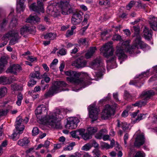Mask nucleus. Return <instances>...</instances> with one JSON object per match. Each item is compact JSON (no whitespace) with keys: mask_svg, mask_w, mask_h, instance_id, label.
Instances as JSON below:
<instances>
[{"mask_svg":"<svg viewBox=\"0 0 157 157\" xmlns=\"http://www.w3.org/2000/svg\"><path fill=\"white\" fill-rule=\"evenodd\" d=\"M135 31L134 37L136 38L133 42V45L131 48L129 46V40H126L122 43H119L117 46V50L115 53L120 60V63L121 64L122 61L125 59L127 56L125 54L126 52H128L130 54H138L140 52L138 51L136 52L137 49L139 48L144 49V48H148V46L146 44L141 40V37L139 34L140 28L138 27L133 26Z\"/></svg>","mask_w":157,"mask_h":157,"instance_id":"obj_1","label":"nucleus"},{"mask_svg":"<svg viewBox=\"0 0 157 157\" xmlns=\"http://www.w3.org/2000/svg\"><path fill=\"white\" fill-rule=\"evenodd\" d=\"M67 112L66 109H57L39 120L43 124L49 125L55 128H59L61 127L60 121L63 119Z\"/></svg>","mask_w":157,"mask_h":157,"instance_id":"obj_2","label":"nucleus"},{"mask_svg":"<svg viewBox=\"0 0 157 157\" xmlns=\"http://www.w3.org/2000/svg\"><path fill=\"white\" fill-rule=\"evenodd\" d=\"M63 1L51 3L47 7L48 14L56 17L59 15L61 10L63 15L68 14L72 12L73 10L69 4L70 0Z\"/></svg>","mask_w":157,"mask_h":157,"instance_id":"obj_3","label":"nucleus"},{"mask_svg":"<svg viewBox=\"0 0 157 157\" xmlns=\"http://www.w3.org/2000/svg\"><path fill=\"white\" fill-rule=\"evenodd\" d=\"M65 75L69 77H67V80L72 83L76 85H79L81 87H85L88 85L86 82L85 78H78V77L82 76H86L88 75L87 73L82 72H78L70 70L65 72Z\"/></svg>","mask_w":157,"mask_h":157,"instance_id":"obj_4","label":"nucleus"},{"mask_svg":"<svg viewBox=\"0 0 157 157\" xmlns=\"http://www.w3.org/2000/svg\"><path fill=\"white\" fill-rule=\"evenodd\" d=\"M68 86V85L64 81L56 82L53 83L48 91L44 94V97L45 98H47L62 91H68V89L65 88Z\"/></svg>","mask_w":157,"mask_h":157,"instance_id":"obj_5","label":"nucleus"},{"mask_svg":"<svg viewBox=\"0 0 157 157\" xmlns=\"http://www.w3.org/2000/svg\"><path fill=\"white\" fill-rule=\"evenodd\" d=\"M100 50L105 56L109 57L108 60L109 62L114 63L115 62L117 57L115 55L113 54L114 49L113 48L112 43L111 42H109L106 44L100 49Z\"/></svg>","mask_w":157,"mask_h":157,"instance_id":"obj_6","label":"nucleus"},{"mask_svg":"<svg viewBox=\"0 0 157 157\" xmlns=\"http://www.w3.org/2000/svg\"><path fill=\"white\" fill-rule=\"evenodd\" d=\"M153 90L148 91H143L141 95V97L144 99V101H140L132 104V105L134 106L141 107L146 105L147 104V101L149 99L151 96H153L157 93V86L154 88Z\"/></svg>","mask_w":157,"mask_h":157,"instance_id":"obj_7","label":"nucleus"},{"mask_svg":"<svg viewBox=\"0 0 157 157\" xmlns=\"http://www.w3.org/2000/svg\"><path fill=\"white\" fill-rule=\"evenodd\" d=\"M117 108V104L106 105L101 113V118L104 120H109L111 117L114 115L115 110Z\"/></svg>","mask_w":157,"mask_h":157,"instance_id":"obj_8","label":"nucleus"},{"mask_svg":"<svg viewBox=\"0 0 157 157\" xmlns=\"http://www.w3.org/2000/svg\"><path fill=\"white\" fill-rule=\"evenodd\" d=\"M87 109L89 111V118L92 119L91 122L92 123H93L94 122L97 120L98 118V111L96 103L94 102L89 105Z\"/></svg>","mask_w":157,"mask_h":157,"instance_id":"obj_9","label":"nucleus"},{"mask_svg":"<svg viewBox=\"0 0 157 157\" xmlns=\"http://www.w3.org/2000/svg\"><path fill=\"white\" fill-rule=\"evenodd\" d=\"M29 121V118L26 117L24 119L19 117L16 119L15 122V128L17 130L19 131V134H21L25 129L24 124H26Z\"/></svg>","mask_w":157,"mask_h":157,"instance_id":"obj_10","label":"nucleus"},{"mask_svg":"<svg viewBox=\"0 0 157 157\" xmlns=\"http://www.w3.org/2000/svg\"><path fill=\"white\" fill-rule=\"evenodd\" d=\"M148 72L149 71H147L146 72H144L140 75H137L135 77V79L131 81L129 84L130 85H133L138 87H140L143 84V81L140 79L144 77H148L149 76L148 75Z\"/></svg>","mask_w":157,"mask_h":157,"instance_id":"obj_11","label":"nucleus"},{"mask_svg":"<svg viewBox=\"0 0 157 157\" xmlns=\"http://www.w3.org/2000/svg\"><path fill=\"white\" fill-rule=\"evenodd\" d=\"M30 9L39 13H44V10L42 0H37V5L33 3L29 6Z\"/></svg>","mask_w":157,"mask_h":157,"instance_id":"obj_12","label":"nucleus"},{"mask_svg":"<svg viewBox=\"0 0 157 157\" xmlns=\"http://www.w3.org/2000/svg\"><path fill=\"white\" fill-rule=\"evenodd\" d=\"M81 120L82 119L80 117H71L68 121L66 127L69 129L75 128L77 127V123Z\"/></svg>","mask_w":157,"mask_h":157,"instance_id":"obj_13","label":"nucleus"},{"mask_svg":"<svg viewBox=\"0 0 157 157\" xmlns=\"http://www.w3.org/2000/svg\"><path fill=\"white\" fill-rule=\"evenodd\" d=\"M83 13L81 11L76 12L74 13L71 18V23L74 25H77L80 23L82 20Z\"/></svg>","mask_w":157,"mask_h":157,"instance_id":"obj_14","label":"nucleus"},{"mask_svg":"<svg viewBox=\"0 0 157 157\" xmlns=\"http://www.w3.org/2000/svg\"><path fill=\"white\" fill-rule=\"evenodd\" d=\"M86 64V60H83L82 57L78 58L75 61H73L71 63L72 66L75 67L79 68L85 67Z\"/></svg>","mask_w":157,"mask_h":157,"instance_id":"obj_15","label":"nucleus"},{"mask_svg":"<svg viewBox=\"0 0 157 157\" xmlns=\"http://www.w3.org/2000/svg\"><path fill=\"white\" fill-rule=\"evenodd\" d=\"M145 142V138L143 133L140 134L137 136L134 143L135 146L140 147L144 144Z\"/></svg>","mask_w":157,"mask_h":157,"instance_id":"obj_16","label":"nucleus"},{"mask_svg":"<svg viewBox=\"0 0 157 157\" xmlns=\"http://www.w3.org/2000/svg\"><path fill=\"white\" fill-rule=\"evenodd\" d=\"M21 69V67L20 65L17 64H14L8 68L7 72L16 75Z\"/></svg>","mask_w":157,"mask_h":157,"instance_id":"obj_17","label":"nucleus"},{"mask_svg":"<svg viewBox=\"0 0 157 157\" xmlns=\"http://www.w3.org/2000/svg\"><path fill=\"white\" fill-rule=\"evenodd\" d=\"M48 108L43 104L38 106L36 109L35 113L37 117V115L42 114H47Z\"/></svg>","mask_w":157,"mask_h":157,"instance_id":"obj_18","label":"nucleus"},{"mask_svg":"<svg viewBox=\"0 0 157 157\" xmlns=\"http://www.w3.org/2000/svg\"><path fill=\"white\" fill-rule=\"evenodd\" d=\"M117 126L118 127H121L124 131L130 130L131 128V126L129 123L125 122H121L119 120H117Z\"/></svg>","mask_w":157,"mask_h":157,"instance_id":"obj_19","label":"nucleus"},{"mask_svg":"<svg viewBox=\"0 0 157 157\" xmlns=\"http://www.w3.org/2000/svg\"><path fill=\"white\" fill-rule=\"evenodd\" d=\"M143 33L144 37L146 39L149 40L152 37V31L147 27H145Z\"/></svg>","mask_w":157,"mask_h":157,"instance_id":"obj_20","label":"nucleus"},{"mask_svg":"<svg viewBox=\"0 0 157 157\" xmlns=\"http://www.w3.org/2000/svg\"><path fill=\"white\" fill-rule=\"evenodd\" d=\"M25 2L24 0H17V13H20L21 11H23L25 8V6L24 3Z\"/></svg>","mask_w":157,"mask_h":157,"instance_id":"obj_21","label":"nucleus"},{"mask_svg":"<svg viewBox=\"0 0 157 157\" xmlns=\"http://www.w3.org/2000/svg\"><path fill=\"white\" fill-rule=\"evenodd\" d=\"M12 37V38L10 40L9 42L10 45H13L18 43V40L20 38L17 32H15V33H14Z\"/></svg>","mask_w":157,"mask_h":157,"instance_id":"obj_22","label":"nucleus"},{"mask_svg":"<svg viewBox=\"0 0 157 157\" xmlns=\"http://www.w3.org/2000/svg\"><path fill=\"white\" fill-rule=\"evenodd\" d=\"M96 48L95 47H92L90 48L86 53L85 56L86 59L91 58L94 54Z\"/></svg>","mask_w":157,"mask_h":157,"instance_id":"obj_23","label":"nucleus"},{"mask_svg":"<svg viewBox=\"0 0 157 157\" xmlns=\"http://www.w3.org/2000/svg\"><path fill=\"white\" fill-rule=\"evenodd\" d=\"M153 17H150L149 22L151 28L154 31L157 30V21H154Z\"/></svg>","mask_w":157,"mask_h":157,"instance_id":"obj_24","label":"nucleus"},{"mask_svg":"<svg viewBox=\"0 0 157 157\" xmlns=\"http://www.w3.org/2000/svg\"><path fill=\"white\" fill-rule=\"evenodd\" d=\"M26 22L32 23L33 22H39L40 21V18L38 17L36 15L32 16L31 15L30 16L26 19Z\"/></svg>","mask_w":157,"mask_h":157,"instance_id":"obj_25","label":"nucleus"},{"mask_svg":"<svg viewBox=\"0 0 157 157\" xmlns=\"http://www.w3.org/2000/svg\"><path fill=\"white\" fill-rule=\"evenodd\" d=\"M105 67L104 64L99 61V78L102 76L104 74Z\"/></svg>","mask_w":157,"mask_h":157,"instance_id":"obj_26","label":"nucleus"},{"mask_svg":"<svg viewBox=\"0 0 157 157\" xmlns=\"http://www.w3.org/2000/svg\"><path fill=\"white\" fill-rule=\"evenodd\" d=\"M29 142V141L28 139L25 137L22 139L19 140L17 144L20 146H27Z\"/></svg>","mask_w":157,"mask_h":157,"instance_id":"obj_27","label":"nucleus"},{"mask_svg":"<svg viewBox=\"0 0 157 157\" xmlns=\"http://www.w3.org/2000/svg\"><path fill=\"white\" fill-rule=\"evenodd\" d=\"M7 63L6 59L4 57H2L0 59V73L3 69L5 65Z\"/></svg>","mask_w":157,"mask_h":157,"instance_id":"obj_28","label":"nucleus"},{"mask_svg":"<svg viewBox=\"0 0 157 157\" xmlns=\"http://www.w3.org/2000/svg\"><path fill=\"white\" fill-rule=\"evenodd\" d=\"M15 32L13 31L9 32L7 33L4 35L2 39V40H5V41L7 42L8 40L10 37H12L13 35V34Z\"/></svg>","mask_w":157,"mask_h":157,"instance_id":"obj_29","label":"nucleus"},{"mask_svg":"<svg viewBox=\"0 0 157 157\" xmlns=\"http://www.w3.org/2000/svg\"><path fill=\"white\" fill-rule=\"evenodd\" d=\"M143 113L138 114L136 118L132 119L133 122L134 123L139 122L140 121L144 119L146 117V115Z\"/></svg>","mask_w":157,"mask_h":157,"instance_id":"obj_30","label":"nucleus"},{"mask_svg":"<svg viewBox=\"0 0 157 157\" xmlns=\"http://www.w3.org/2000/svg\"><path fill=\"white\" fill-rule=\"evenodd\" d=\"M56 36V34L50 33L46 34L44 36V38L45 39L52 40H53Z\"/></svg>","mask_w":157,"mask_h":157,"instance_id":"obj_31","label":"nucleus"},{"mask_svg":"<svg viewBox=\"0 0 157 157\" xmlns=\"http://www.w3.org/2000/svg\"><path fill=\"white\" fill-rule=\"evenodd\" d=\"M30 78H36L40 79L41 78V76L40 75V73L38 71H35L32 72L30 75Z\"/></svg>","mask_w":157,"mask_h":157,"instance_id":"obj_32","label":"nucleus"},{"mask_svg":"<svg viewBox=\"0 0 157 157\" xmlns=\"http://www.w3.org/2000/svg\"><path fill=\"white\" fill-rule=\"evenodd\" d=\"M91 68L94 69H98V59L97 58L94 59L90 63Z\"/></svg>","mask_w":157,"mask_h":157,"instance_id":"obj_33","label":"nucleus"},{"mask_svg":"<svg viewBox=\"0 0 157 157\" xmlns=\"http://www.w3.org/2000/svg\"><path fill=\"white\" fill-rule=\"evenodd\" d=\"M98 131V128L97 127H92L88 128L87 132L90 133L92 135L94 134Z\"/></svg>","mask_w":157,"mask_h":157,"instance_id":"obj_34","label":"nucleus"},{"mask_svg":"<svg viewBox=\"0 0 157 157\" xmlns=\"http://www.w3.org/2000/svg\"><path fill=\"white\" fill-rule=\"evenodd\" d=\"M92 145L95 148L93 151V152L94 154L97 157L98 156V149L97 148H96L98 146V144L94 140H93Z\"/></svg>","mask_w":157,"mask_h":157,"instance_id":"obj_35","label":"nucleus"},{"mask_svg":"<svg viewBox=\"0 0 157 157\" xmlns=\"http://www.w3.org/2000/svg\"><path fill=\"white\" fill-rule=\"evenodd\" d=\"M82 137L85 140H87L91 139L92 137V135L88 132L85 133L84 132L82 133Z\"/></svg>","mask_w":157,"mask_h":157,"instance_id":"obj_36","label":"nucleus"},{"mask_svg":"<svg viewBox=\"0 0 157 157\" xmlns=\"http://www.w3.org/2000/svg\"><path fill=\"white\" fill-rule=\"evenodd\" d=\"M12 89L14 90H22L23 88L21 86L16 84H13L11 85Z\"/></svg>","mask_w":157,"mask_h":157,"instance_id":"obj_37","label":"nucleus"},{"mask_svg":"<svg viewBox=\"0 0 157 157\" xmlns=\"http://www.w3.org/2000/svg\"><path fill=\"white\" fill-rule=\"evenodd\" d=\"M7 89L6 87L0 88V98L4 97L7 93Z\"/></svg>","mask_w":157,"mask_h":157,"instance_id":"obj_38","label":"nucleus"},{"mask_svg":"<svg viewBox=\"0 0 157 157\" xmlns=\"http://www.w3.org/2000/svg\"><path fill=\"white\" fill-rule=\"evenodd\" d=\"M23 98L22 94L21 93H19L17 96V101L16 102V104L18 106H20L21 105Z\"/></svg>","mask_w":157,"mask_h":157,"instance_id":"obj_39","label":"nucleus"},{"mask_svg":"<svg viewBox=\"0 0 157 157\" xmlns=\"http://www.w3.org/2000/svg\"><path fill=\"white\" fill-rule=\"evenodd\" d=\"M75 145V142L70 143L68 145L66 146L63 149L64 151H70L73 149V147Z\"/></svg>","mask_w":157,"mask_h":157,"instance_id":"obj_40","label":"nucleus"},{"mask_svg":"<svg viewBox=\"0 0 157 157\" xmlns=\"http://www.w3.org/2000/svg\"><path fill=\"white\" fill-rule=\"evenodd\" d=\"M29 30V27L26 25L23 26L21 29L20 34L22 35L27 33Z\"/></svg>","mask_w":157,"mask_h":157,"instance_id":"obj_41","label":"nucleus"},{"mask_svg":"<svg viewBox=\"0 0 157 157\" xmlns=\"http://www.w3.org/2000/svg\"><path fill=\"white\" fill-rule=\"evenodd\" d=\"M58 62V60L57 59H54L50 65V68L52 69H55L56 66Z\"/></svg>","mask_w":157,"mask_h":157,"instance_id":"obj_42","label":"nucleus"},{"mask_svg":"<svg viewBox=\"0 0 157 157\" xmlns=\"http://www.w3.org/2000/svg\"><path fill=\"white\" fill-rule=\"evenodd\" d=\"M7 78L5 76H3L0 77V84H6L7 83Z\"/></svg>","mask_w":157,"mask_h":157,"instance_id":"obj_43","label":"nucleus"},{"mask_svg":"<svg viewBox=\"0 0 157 157\" xmlns=\"http://www.w3.org/2000/svg\"><path fill=\"white\" fill-rule=\"evenodd\" d=\"M92 147L91 145L89 143H87L82 147V149L85 151H89Z\"/></svg>","mask_w":157,"mask_h":157,"instance_id":"obj_44","label":"nucleus"},{"mask_svg":"<svg viewBox=\"0 0 157 157\" xmlns=\"http://www.w3.org/2000/svg\"><path fill=\"white\" fill-rule=\"evenodd\" d=\"M85 131V129H81L79 130H78L75 131V133L76 134V136L78 137V138L79 139V135H80L82 136V133L84 132Z\"/></svg>","mask_w":157,"mask_h":157,"instance_id":"obj_45","label":"nucleus"},{"mask_svg":"<svg viewBox=\"0 0 157 157\" xmlns=\"http://www.w3.org/2000/svg\"><path fill=\"white\" fill-rule=\"evenodd\" d=\"M101 147L103 149H109L110 148V145L104 142H101L100 143Z\"/></svg>","mask_w":157,"mask_h":157,"instance_id":"obj_46","label":"nucleus"},{"mask_svg":"<svg viewBox=\"0 0 157 157\" xmlns=\"http://www.w3.org/2000/svg\"><path fill=\"white\" fill-rule=\"evenodd\" d=\"M145 153L142 151H138L137 152L134 157H145Z\"/></svg>","mask_w":157,"mask_h":157,"instance_id":"obj_47","label":"nucleus"},{"mask_svg":"<svg viewBox=\"0 0 157 157\" xmlns=\"http://www.w3.org/2000/svg\"><path fill=\"white\" fill-rule=\"evenodd\" d=\"M113 40H119L121 42L123 40L121 36L118 34H115L114 35L113 37Z\"/></svg>","mask_w":157,"mask_h":157,"instance_id":"obj_48","label":"nucleus"},{"mask_svg":"<svg viewBox=\"0 0 157 157\" xmlns=\"http://www.w3.org/2000/svg\"><path fill=\"white\" fill-rule=\"evenodd\" d=\"M39 133V129L37 127H34L32 131V135L33 136H35L38 135Z\"/></svg>","mask_w":157,"mask_h":157,"instance_id":"obj_49","label":"nucleus"},{"mask_svg":"<svg viewBox=\"0 0 157 157\" xmlns=\"http://www.w3.org/2000/svg\"><path fill=\"white\" fill-rule=\"evenodd\" d=\"M36 83V81L33 78H30V80L28 82V86L29 87H32Z\"/></svg>","mask_w":157,"mask_h":157,"instance_id":"obj_50","label":"nucleus"},{"mask_svg":"<svg viewBox=\"0 0 157 157\" xmlns=\"http://www.w3.org/2000/svg\"><path fill=\"white\" fill-rule=\"evenodd\" d=\"M18 133H19V132H14L12 134L11 137L13 140H16L19 138V135L18 134Z\"/></svg>","mask_w":157,"mask_h":157,"instance_id":"obj_51","label":"nucleus"},{"mask_svg":"<svg viewBox=\"0 0 157 157\" xmlns=\"http://www.w3.org/2000/svg\"><path fill=\"white\" fill-rule=\"evenodd\" d=\"M136 2L134 1H131L126 6V8L127 10H129L133 7L135 4Z\"/></svg>","mask_w":157,"mask_h":157,"instance_id":"obj_52","label":"nucleus"},{"mask_svg":"<svg viewBox=\"0 0 157 157\" xmlns=\"http://www.w3.org/2000/svg\"><path fill=\"white\" fill-rule=\"evenodd\" d=\"M100 133L99 132V139H101L102 138L103 140L104 141L109 140V136L108 135H104L103 136L102 135L101 136H100Z\"/></svg>","mask_w":157,"mask_h":157,"instance_id":"obj_53","label":"nucleus"},{"mask_svg":"<svg viewBox=\"0 0 157 157\" xmlns=\"http://www.w3.org/2000/svg\"><path fill=\"white\" fill-rule=\"evenodd\" d=\"M129 137V135L127 133H126L124 136V145L125 147H126L127 145V140L128 139Z\"/></svg>","mask_w":157,"mask_h":157,"instance_id":"obj_54","label":"nucleus"},{"mask_svg":"<svg viewBox=\"0 0 157 157\" xmlns=\"http://www.w3.org/2000/svg\"><path fill=\"white\" fill-rule=\"evenodd\" d=\"M89 18V15L88 14H86L84 15V20L82 23V24L83 25H84L87 23V20Z\"/></svg>","mask_w":157,"mask_h":157,"instance_id":"obj_55","label":"nucleus"},{"mask_svg":"<svg viewBox=\"0 0 157 157\" xmlns=\"http://www.w3.org/2000/svg\"><path fill=\"white\" fill-rule=\"evenodd\" d=\"M57 53L58 54L60 55L61 56H63L66 54V51L64 49L62 48Z\"/></svg>","mask_w":157,"mask_h":157,"instance_id":"obj_56","label":"nucleus"},{"mask_svg":"<svg viewBox=\"0 0 157 157\" xmlns=\"http://www.w3.org/2000/svg\"><path fill=\"white\" fill-rule=\"evenodd\" d=\"M8 112V111L7 109L0 110V117L6 115Z\"/></svg>","mask_w":157,"mask_h":157,"instance_id":"obj_57","label":"nucleus"},{"mask_svg":"<svg viewBox=\"0 0 157 157\" xmlns=\"http://www.w3.org/2000/svg\"><path fill=\"white\" fill-rule=\"evenodd\" d=\"M78 42L80 45H85L86 42V39L85 38H80L78 40Z\"/></svg>","mask_w":157,"mask_h":157,"instance_id":"obj_58","label":"nucleus"},{"mask_svg":"<svg viewBox=\"0 0 157 157\" xmlns=\"http://www.w3.org/2000/svg\"><path fill=\"white\" fill-rule=\"evenodd\" d=\"M17 24V21L16 18H13L10 22V25L12 26H16Z\"/></svg>","mask_w":157,"mask_h":157,"instance_id":"obj_59","label":"nucleus"},{"mask_svg":"<svg viewBox=\"0 0 157 157\" xmlns=\"http://www.w3.org/2000/svg\"><path fill=\"white\" fill-rule=\"evenodd\" d=\"M73 32L71 30H68L66 34V36L67 37H69L73 34Z\"/></svg>","mask_w":157,"mask_h":157,"instance_id":"obj_60","label":"nucleus"},{"mask_svg":"<svg viewBox=\"0 0 157 157\" xmlns=\"http://www.w3.org/2000/svg\"><path fill=\"white\" fill-rule=\"evenodd\" d=\"M128 111L125 110L122 112L121 116L123 117H126L128 116Z\"/></svg>","mask_w":157,"mask_h":157,"instance_id":"obj_61","label":"nucleus"},{"mask_svg":"<svg viewBox=\"0 0 157 157\" xmlns=\"http://www.w3.org/2000/svg\"><path fill=\"white\" fill-rule=\"evenodd\" d=\"M38 29L41 31H43L46 29L45 27L42 25H39L38 26Z\"/></svg>","mask_w":157,"mask_h":157,"instance_id":"obj_62","label":"nucleus"},{"mask_svg":"<svg viewBox=\"0 0 157 157\" xmlns=\"http://www.w3.org/2000/svg\"><path fill=\"white\" fill-rule=\"evenodd\" d=\"M123 31L124 33L127 36H129L131 34V32L128 29H124Z\"/></svg>","mask_w":157,"mask_h":157,"instance_id":"obj_63","label":"nucleus"},{"mask_svg":"<svg viewBox=\"0 0 157 157\" xmlns=\"http://www.w3.org/2000/svg\"><path fill=\"white\" fill-rule=\"evenodd\" d=\"M27 59L30 61L33 62L36 60V58L29 56L28 57Z\"/></svg>","mask_w":157,"mask_h":157,"instance_id":"obj_64","label":"nucleus"}]
</instances>
